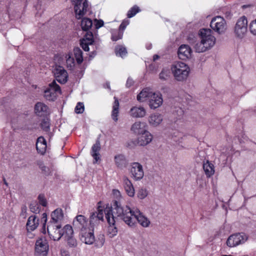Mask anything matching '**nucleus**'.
Returning a JSON list of instances; mask_svg holds the SVG:
<instances>
[{
    "instance_id": "1",
    "label": "nucleus",
    "mask_w": 256,
    "mask_h": 256,
    "mask_svg": "<svg viewBox=\"0 0 256 256\" xmlns=\"http://www.w3.org/2000/svg\"><path fill=\"white\" fill-rule=\"evenodd\" d=\"M62 224L49 222L47 226V232L50 238L54 240H58L62 236L72 234L74 230L70 224H66L63 228Z\"/></svg>"
},
{
    "instance_id": "2",
    "label": "nucleus",
    "mask_w": 256,
    "mask_h": 256,
    "mask_svg": "<svg viewBox=\"0 0 256 256\" xmlns=\"http://www.w3.org/2000/svg\"><path fill=\"white\" fill-rule=\"evenodd\" d=\"M137 100L139 102L148 101L150 108L156 109L159 108L163 102L162 95L160 92H154L149 88H146L138 95Z\"/></svg>"
},
{
    "instance_id": "3",
    "label": "nucleus",
    "mask_w": 256,
    "mask_h": 256,
    "mask_svg": "<svg viewBox=\"0 0 256 256\" xmlns=\"http://www.w3.org/2000/svg\"><path fill=\"white\" fill-rule=\"evenodd\" d=\"M74 6L75 16L76 19H81L86 16L92 14L91 6L88 0H71Z\"/></svg>"
},
{
    "instance_id": "4",
    "label": "nucleus",
    "mask_w": 256,
    "mask_h": 256,
    "mask_svg": "<svg viewBox=\"0 0 256 256\" xmlns=\"http://www.w3.org/2000/svg\"><path fill=\"white\" fill-rule=\"evenodd\" d=\"M171 70L174 78L178 81H183L186 80L190 72L188 66L180 62L174 64L172 66Z\"/></svg>"
},
{
    "instance_id": "5",
    "label": "nucleus",
    "mask_w": 256,
    "mask_h": 256,
    "mask_svg": "<svg viewBox=\"0 0 256 256\" xmlns=\"http://www.w3.org/2000/svg\"><path fill=\"white\" fill-rule=\"evenodd\" d=\"M107 214L103 209H97V210L92 212L90 216L89 227L94 230L100 224L104 222V216Z\"/></svg>"
},
{
    "instance_id": "6",
    "label": "nucleus",
    "mask_w": 256,
    "mask_h": 256,
    "mask_svg": "<svg viewBox=\"0 0 256 256\" xmlns=\"http://www.w3.org/2000/svg\"><path fill=\"white\" fill-rule=\"evenodd\" d=\"M122 214L120 216V218L130 227H134L136 224V214L138 211L136 212L132 209H120Z\"/></svg>"
},
{
    "instance_id": "7",
    "label": "nucleus",
    "mask_w": 256,
    "mask_h": 256,
    "mask_svg": "<svg viewBox=\"0 0 256 256\" xmlns=\"http://www.w3.org/2000/svg\"><path fill=\"white\" fill-rule=\"evenodd\" d=\"M210 26L214 32L218 34L224 33L227 30L226 20L220 16L213 18L211 20Z\"/></svg>"
},
{
    "instance_id": "8",
    "label": "nucleus",
    "mask_w": 256,
    "mask_h": 256,
    "mask_svg": "<svg viewBox=\"0 0 256 256\" xmlns=\"http://www.w3.org/2000/svg\"><path fill=\"white\" fill-rule=\"evenodd\" d=\"M200 40L207 50L213 46L216 42V38L212 34L210 29H202L200 30Z\"/></svg>"
},
{
    "instance_id": "9",
    "label": "nucleus",
    "mask_w": 256,
    "mask_h": 256,
    "mask_svg": "<svg viewBox=\"0 0 256 256\" xmlns=\"http://www.w3.org/2000/svg\"><path fill=\"white\" fill-rule=\"evenodd\" d=\"M248 20L246 16L240 17L234 27V34L239 38H242L247 32Z\"/></svg>"
},
{
    "instance_id": "10",
    "label": "nucleus",
    "mask_w": 256,
    "mask_h": 256,
    "mask_svg": "<svg viewBox=\"0 0 256 256\" xmlns=\"http://www.w3.org/2000/svg\"><path fill=\"white\" fill-rule=\"evenodd\" d=\"M152 139V136L149 132L146 131L140 135L137 140L130 142L128 144L130 148L137 145L145 146L150 143Z\"/></svg>"
},
{
    "instance_id": "11",
    "label": "nucleus",
    "mask_w": 256,
    "mask_h": 256,
    "mask_svg": "<svg viewBox=\"0 0 256 256\" xmlns=\"http://www.w3.org/2000/svg\"><path fill=\"white\" fill-rule=\"evenodd\" d=\"M49 249L45 238H40L35 244L34 256H46Z\"/></svg>"
},
{
    "instance_id": "12",
    "label": "nucleus",
    "mask_w": 256,
    "mask_h": 256,
    "mask_svg": "<svg viewBox=\"0 0 256 256\" xmlns=\"http://www.w3.org/2000/svg\"><path fill=\"white\" fill-rule=\"evenodd\" d=\"M248 239L247 236L243 233H236L230 236L226 240L229 247L236 246L244 243Z\"/></svg>"
},
{
    "instance_id": "13",
    "label": "nucleus",
    "mask_w": 256,
    "mask_h": 256,
    "mask_svg": "<svg viewBox=\"0 0 256 256\" xmlns=\"http://www.w3.org/2000/svg\"><path fill=\"white\" fill-rule=\"evenodd\" d=\"M60 87L54 80L50 84L48 87L44 91V97L48 100H54L56 96L57 93L60 92Z\"/></svg>"
},
{
    "instance_id": "14",
    "label": "nucleus",
    "mask_w": 256,
    "mask_h": 256,
    "mask_svg": "<svg viewBox=\"0 0 256 256\" xmlns=\"http://www.w3.org/2000/svg\"><path fill=\"white\" fill-rule=\"evenodd\" d=\"M112 209H109L106 214V218L109 224L108 228V234L110 238H113L117 234L118 229L115 226L116 220L112 212Z\"/></svg>"
},
{
    "instance_id": "15",
    "label": "nucleus",
    "mask_w": 256,
    "mask_h": 256,
    "mask_svg": "<svg viewBox=\"0 0 256 256\" xmlns=\"http://www.w3.org/2000/svg\"><path fill=\"white\" fill-rule=\"evenodd\" d=\"M132 177L135 180H142L144 176L142 166L139 162H134L131 164L130 170Z\"/></svg>"
},
{
    "instance_id": "16",
    "label": "nucleus",
    "mask_w": 256,
    "mask_h": 256,
    "mask_svg": "<svg viewBox=\"0 0 256 256\" xmlns=\"http://www.w3.org/2000/svg\"><path fill=\"white\" fill-rule=\"evenodd\" d=\"M94 230L88 227V228L82 230L80 232V240L86 244H92L94 243L96 241V238L94 233Z\"/></svg>"
},
{
    "instance_id": "17",
    "label": "nucleus",
    "mask_w": 256,
    "mask_h": 256,
    "mask_svg": "<svg viewBox=\"0 0 256 256\" xmlns=\"http://www.w3.org/2000/svg\"><path fill=\"white\" fill-rule=\"evenodd\" d=\"M35 114L40 117H46L50 116V110L49 107L44 103L38 102L34 107Z\"/></svg>"
},
{
    "instance_id": "18",
    "label": "nucleus",
    "mask_w": 256,
    "mask_h": 256,
    "mask_svg": "<svg viewBox=\"0 0 256 256\" xmlns=\"http://www.w3.org/2000/svg\"><path fill=\"white\" fill-rule=\"evenodd\" d=\"M88 220L83 215L80 214L76 216L73 220L72 225L75 230H80V232L82 230L88 228Z\"/></svg>"
},
{
    "instance_id": "19",
    "label": "nucleus",
    "mask_w": 256,
    "mask_h": 256,
    "mask_svg": "<svg viewBox=\"0 0 256 256\" xmlns=\"http://www.w3.org/2000/svg\"><path fill=\"white\" fill-rule=\"evenodd\" d=\"M54 76L58 82L61 84H64L68 80V73L62 66H56L54 70Z\"/></svg>"
},
{
    "instance_id": "20",
    "label": "nucleus",
    "mask_w": 256,
    "mask_h": 256,
    "mask_svg": "<svg viewBox=\"0 0 256 256\" xmlns=\"http://www.w3.org/2000/svg\"><path fill=\"white\" fill-rule=\"evenodd\" d=\"M192 52V50L188 45L182 44L178 48V54L180 59L186 60L191 57Z\"/></svg>"
},
{
    "instance_id": "21",
    "label": "nucleus",
    "mask_w": 256,
    "mask_h": 256,
    "mask_svg": "<svg viewBox=\"0 0 256 256\" xmlns=\"http://www.w3.org/2000/svg\"><path fill=\"white\" fill-rule=\"evenodd\" d=\"M64 217L62 209H55L51 214V220L49 222L62 224Z\"/></svg>"
},
{
    "instance_id": "22",
    "label": "nucleus",
    "mask_w": 256,
    "mask_h": 256,
    "mask_svg": "<svg viewBox=\"0 0 256 256\" xmlns=\"http://www.w3.org/2000/svg\"><path fill=\"white\" fill-rule=\"evenodd\" d=\"M47 222V214L44 212L42 214L41 218L40 220L36 216H33V230L36 228L40 224L42 226V232L44 234L46 233V226Z\"/></svg>"
},
{
    "instance_id": "23",
    "label": "nucleus",
    "mask_w": 256,
    "mask_h": 256,
    "mask_svg": "<svg viewBox=\"0 0 256 256\" xmlns=\"http://www.w3.org/2000/svg\"><path fill=\"white\" fill-rule=\"evenodd\" d=\"M50 119L49 116L44 117L40 123V128L48 134L50 138L52 136V133L50 132Z\"/></svg>"
},
{
    "instance_id": "24",
    "label": "nucleus",
    "mask_w": 256,
    "mask_h": 256,
    "mask_svg": "<svg viewBox=\"0 0 256 256\" xmlns=\"http://www.w3.org/2000/svg\"><path fill=\"white\" fill-rule=\"evenodd\" d=\"M162 120L163 116L161 114L156 112L151 114L148 118L149 124L154 127L158 126Z\"/></svg>"
},
{
    "instance_id": "25",
    "label": "nucleus",
    "mask_w": 256,
    "mask_h": 256,
    "mask_svg": "<svg viewBox=\"0 0 256 256\" xmlns=\"http://www.w3.org/2000/svg\"><path fill=\"white\" fill-rule=\"evenodd\" d=\"M131 130L139 136L148 131L146 128V124L140 122H134L132 126Z\"/></svg>"
},
{
    "instance_id": "26",
    "label": "nucleus",
    "mask_w": 256,
    "mask_h": 256,
    "mask_svg": "<svg viewBox=\"0 0 256 256\" xmlns=\"http://www.w3.org/2000/svg\"><path fill=\"white\" fill-rule=\"evenodd\" d=\"M130 114L134 118H142L146 114V110L142 106H134L131 108Z\"/></svg>"
},
{
    "instance_id": "27",
    "label": "nucleus",
    "mask_w": 256,
    "mask_h": 256,
    "mask_svg": "<svg viewBox=\"0 0 256 256\" xmlns=\"http://www.w3.org/2000/svg\"><path fill=\"white\" fill-rule=\"evenodd\" d=\"M100 150V141L97 140L92 148L91 154L94 160V163L97 162L100 160V154L99 153Z\"/></svg>"
},
{
    "instance_id": "28",
    "label": "nucleus",
    "mask_w": 256,
    "mask_h": 256,
    "mask_svg": "<svg viewBox=\"0 0 256 256\" xmlns=\"http://www.w3.org/2000/svg\"><path fill=\"white\" fill-rule=\"evenodd\" d=\"M46 143L44 138L42 136L39 137L36 142V149L38 152L43 154L46 152Z\"/></svg>"
},
{
    "instance_id": "29",
    "label": "nucleus",
    "mask_w": 256,
    "mask_h": 256,
    "mask_svg": "<svg viewBox=\"0 0 256 256\" xmlns=\"http://www.w3.org/2000/svg\"><path fill=\"white\" fill-rule=\"evenodd\" d=\"M114 162L117 167L120 168H126L128 162L125 156L122 154H118L114 156Z\"/></svg>"
},
{
    "instance_id": "30",
    "label": "nucleus",
    "mask_w": 256,
    "mask_h": 256,
    "mask_svg": "<svg viewBox=\"0 0 256 256\" xmlns=\"http://www.w3.org/2000/svg\"><path fill=\"white\" fill-rule=\"evenodd\" d=\"M203 168L208 177H210L214 174V166L208 160H206V162L204 163Z\"/></svg>"
},
{
    "instance_id": "31",
    "label": "nucleus",
    "mask_w": 256,
    "mask_h": 256,
    "mask_svg": "<svg viewBox=\"0 0 256 256\" xmlns=\"http://www.w3.org/2000/svg\"><path fill=\"white\" fill-rule=\"evenodd\" d=\"M82 19L80 26L84 31H88L92 26V22L91 19L83 17Z\"/></svg>"
},
{
    "instance_id": "32",
    "label": "nucleus",
    "mask_w": 256,
    "mask_h": 256,
    "mask_svg": "<svg viewBox=\"0 0 256 256\" xmlns=\"http://www.w3.org/2000/svg\"><path fill=\"white\" fill-rule=\"evenodd\" d=\"M114 102L112 106V118L115 121L118 120V116L119 113V102L118 99L114 97Z\"/></svg>"
},
{
    "instance_id": "33",
    "label": "nucleus",
    "mask_w": 256,
    "mask_h": 256,
    "mask_svg": "<svg viewBox=\"0 0 256 256\" xmlns=\"http://www.w3.org/2000/svg\"><path fill=\"white\" fill-rule=\"evenodd\" d=\"M136 222L145 228L148 227L150 224V221L139 212L136 214Z\"/></svg>"
},
{
    "instance_id": "34",
    "label": "nucleus",
    "mask_w": 256,
    "mask_h": 256,
    "mask_svg": "<svg viewBox=\"0 0 256 256\" xmlns=\"http://www.w3.org/2000/svg\"><path fill=\"white\" fill-rule=\"evenodd\" d=\"M74 53L78 64H81L83 61L82 52L79 48H75L74 49Z\"/></svg>"
},
{
    "instance_id": "35",
    "label": "nucleus",
    "mask_w": 256,
    "mask_h": 256,
    "mask_svg": "<svg viewBox=\"0 0 256 256\" xmlns=\"http://www.w3.org/2000/svg\"><path fill=\"white\" fill-rule=\"evenodd\" d=\"M72 235L73 234L70 236H65L64 237L66 238L68 246L74 248L77 246V242L76 238L72 236Z\"/></svg>"
},
{
    "instance_id": "36",
    "label": "nucleus",
    "mask_w": 256,
    "mask_h": 256,
    "mask_svg": "<svg viewBox=\"0 0 256 256\" xmlns=\"http://www.w3.org/2000/svg\"><path fill=\"white\" fill-rule=\"evenodd\" d=\"M39 167L42 170V174L46 176H48L52 174V171L51 169L45 166L42 163L40 162L38 164Z\"/></svg>"
},
{
    "instance_id": "37",
    "label": "nucleus",
    "mask_w": 256,
    "mask_h": 256,
    "mask_svg": "<svg viewBox=\"0 0 256 256\" xmlns=\"http://www.w3.org/2000/svg\"><path fill=\"white\" fill-rule=\"evenodd\" d=\"M105 242L104 236L102 234H100L98 236L97 238H96L94 244L96 246L100 248L102 247Z\"/></svg>"
},
{
    "instance_id": "38",
    "label": "nucleus",
    "mask_w": 256,
    "mask_h": 256,
    "mask_svg": "<svg viewBox=\"0 0 256 256\" xmlns=\"http://www.w3.org/2000/svg\"><path fill=\"white\" fill-rule=\"evenodd\" d=\"M194 48L196 51L198 52H202L208 50L202 40H200V42H198L196 44Z\"/></svg>"
},
{
    "instance_id": "39",
    "label": "nucleus",
    "mask_w": 256,
    "mask_h": 256,
    "mask_svg": "<svg viewBox=\"0 0 256 256\" xmlns=\"http://www.w3.org/2000/svg\"><path fill=\"white\" fill-rule=\"evenodd\" d=\"M115 52L116 55L122 57L126 54L127 52L126 48L122 46H118L116 48Z\"/></svg>"
},
{
    "instance_id": "40",
    "label": "nucleus",
    "mask_w": 256,
    "mask_h": 256,
    "mask_svg": "<svg viewBox=\"0 0 256 256\" xmlns=\"http://www.w3.org/2000/svg\"><path fill=\"white\" fill-rule=\"evenodd\" d=\"M140 11V9L139 8L136 6H134L128 11L127 16L128 18H131L134 16Z\"/></svg>"
},
{
    "instance_id": "41",
    "label": "nucleus",
    "mask_w": 256,
    "mask_h": 256,
    "mask_svg": "<svg viewBox=\"0 0 256 256\" xmlns=\"http://www.w3.org/2000/svg\"><path fill=\"white\" fill-rule=\"evenodd\" d=\"M123 36V32L119 30L118 31L114 32L112 33V40L113 41H116L122 39Z\"/></svg>"
},
{
    "instance_id": "42",
    "label": "nucleus",
    "mask_w": 256,
    "mask_h": 256,
    "mask_svg": "<svg viewBox=\"0 0 256 256\" xmlns=\"http://www.w3.org/2000/svg\"><path fill=\"white\" fill-rule=\"evenodd\" d=\"M170 76V72L168 70L164 69L159 74V78L162 80H166Z\"/></svg>"
},
{
    "instance_id": "43",
    "label": "nucleus",
    "mask_w": 256,
    "mask_h": 256,
    "mask_svg": "<svg viewBox=\"0 0 256 256\" xmlns=\"http://www.w3.org/2000/svg\"><path fill=\"white\" fill-rule=\"evenodd\" d=\"M82 40H86V42H88V43L92 44L94 42L92 33L88 31Z\"/></svg>"
},
{
    "instance_id": "44",
    "label": "nucleus",
    "mask_w": 256,
    "mask_h": 256,
    "mask_svg": "<svg viewBox=\"0 0 256 256\" xmlns=\"http://www.w3.org/2000/svg\"><path fill=\"white\" fill-rule=\"evenodd\" d=\"M31 75H32V68H28L24 72V76L25 79L27 80L29 84L31 82Z\"/></svg>"
},
{
    "instance_id": "45",
    "label": "nucleus",
    "mask_w": 256,
    "mask_h": 256,
    "mask_svg": "<svg viewBox=\"0 0 256 256\" xmlns=\"http://www.w3.org/2000/svg\"><path fill=\"white\" fill-rule=\"evenodd\" d=\"M148 194L147 190L145 188H140L138 190L137 196L140 199L144 198Z\"/></svg>"
},
{
    "instance_id": "46",
    "label": "nucleus",
    "mask_w": 256,
    "mask_h": 256,
    "mask_svg": "<svg viewBox=\"0 0 256 256\" xmlns=\"http://www.w3.org/2000/svg\"><path fill=\"white\" fill-rule=\"evenodd\" d=\"M66 63L67 66L70 67H72L74 65V60L73 58L71 56L70 54H66Z\"/></svg>"
},
{
    "instance_id": "47",
    "label": "nucleus",
    "mask_w": 256,
    "mask_h": 256,
    "mask_svg": "<svg viewBox=\"0 0 256 256\" xmlns=\"http://www.w3.org/2000/svg\"><path fill=\"white\" fill-rule=\"evenodd\" d=\"M75 112L76 114H82L84 111V104L82 102H78L75 108Z\"/></svg>"
},
{
    "instance_id": "48",
    "label": "nucleus",
    "mask_w": 256,
    "mask_h": 256,
    "mask_svg": "<svg viewBox=\"0 0 256 256\" xmlns=\"http://www.w3.org/2000/svg\"><path fill=\"white\" fill-rule=\"evenodd\" d=\"M124 189H125V190H126V194L132 197L134 196L135 192H134V186H132L130 187V186H128V187L125 188Z\"/></svg>"
},
{
    "instance_id": "49",
    "label": "nucleus",
    "mask_w": 256,
    "mask_h": 256,
    "mask_svg": "<svg viewBox=\"0 0 256 256\" xmlns=\"http://www.w3.org/2000/svg\"><path fill=\"white\" fill-rule=\"evenodd\" d=\"M122 180H123V184H124V188L128 187V186H130V187L132 186H133L131 181L129 180V178L127 176H124Z\"/></svg>"
},
{
    "instance_id": "50",
    "label": "nucleus",
    "mask_w": 256,
    "mask_h": 256,
    "mask_svg": "<svg viewBox=\"0 0 256 256\" xmlns=\"http://www.w3.org/2000/svg\"><path fill=\"white\" fill-rule=\"evenodd\" d=\"M80 46L82 49L85 51L89 50L88 46L92 44H89L88 42H86V40H82L80 42Z\"/></svg>"
},
{
    "instance_id": "51",
    "label": "nucleus",
    "mask_w": 256,
    "mask_h": 256,
    "mask_svg": "<svg viewBox=\"0 0 256 256\" xmlns=\"http://www.w3.org/2000/svg\"><path fill=\"white\" fill-rule=\"evenodd\" d=\"M38 202L42 206H46V200L44 194H40L38 197Z\"/></svg>"
},
{
    "instance_id": "52",
    "label": "nucleus",
    "mask_w": 256,
    "mask_h": 256,
    "mask_svg": "<svg viewBox=\"0 0 256 256\" xmlns=\"http://www.w3.org/2000/svg\"><path fill=\"white\" fill-rule=\"evenodd\" d=\"M250 30L252 34L256 35V20L250 23Z\"/></svg>"
},
{
    "instance_id": "53",
    "label": "nucleus",
    "mask_w": 256,
    "mask_h": 256,
    "mask_svg": "<svg viewBox=\"0 0 256 256\" xmlns=\"http://www.w3.org/2000/svg\"><path fill=\"white\" fill-rule=\"evenodd\" d=\"M129 23H130L129 20H124L120 26L119 30H121L122 32H123V30L125 29L126 26L129 24Z\"/></svg>"
},
{
    "instance_id": "54",
    "label": "nucleus",
    "mask_w": 256,
    "mask_h": 256,
    "mask_svg": "<svg viewBox=\"0 0 256 256\" xmlns=\"http://www.w3.org/2000/svg\"><path fill=\"white\" fill-rule=\"evenodd\" d=\"M94 25L96 28H99L104 25V22L101 20H98L95 19L94 22Z\"/></svg>"
},
{
    "instance_id": "55",
    "label": "nucleus",
    "mask_w": 256,
    "mask_h": 256,
    "mask_svg": "<svg viewBox=\"0 0 256 256\" xmlns=\"http://www.w3.org/2000/svg\"><path fill=\"white\" fill-rule=\"evenodd\" d=\"M120 203L118 201L114 200L112 201V203L111 204L110 206H107L106 208H120Z\"/></svg>"
},
{
    "instance_id": "56",
    "label": "nucleus",
    "mask_w": 256,
    "mask_h": 256,
    "mask_svg": "<svg viewBox=\"0 0 256 256\" xmlns=\"http://www.w3.org/2000/svg\"><path fill=\"white\" fill-rule=\"evenodd\" d=\"M32 216L28 218V220L26 223V230L28 234H30L32 231V226H30V218Z\"/></svg>"
},
{
    "instance_id": "57",
    "label": "nucleus",
    "mask_w": 256,
    "mask_h": 256,
    "mask_svg": "<svg viewBox=\"0 0 256 256\" xmlns=\"http://www.w3.org/2000/svg\"><path fill=\"white\" fill-rule=\"evenodd\" d=\"M134 80L132 78H128V79L126 81V86L128 88H130L134 84Z\"/></svg>"
},
{
    "instance_id": "58",
    "label": "nucleus",
    "mask_w": 256,
    "mask_h": 256,
    "mask_svg": "<svg viewBox=\"0 0 256 256\" xmlns=\"http://www.w3.org/2000/svg\"><path fill=\"white\" fill-rule=\"evenodd\" d=\"M112 194L116 198H119L120 196V192L118 190H113Z\"/></svg>"
},
{
    "instance_id": "59",
    "label": "nucleus",
    "mask_w": 256,
    "mask_h": 256,
    "mask_svg": "<svg viewBox=\"0 0 256 256\" xmlns=\"http://www.w3.org/2000/svg\"><path fill=\"white\" fill-rule=\"evenodd\" d=\"M102 202L100 201L98 203V206H97V208H102Z\"/></svg>"
},
{
    "instance_id": "60",
    "label": "nucleus",
    "mask_w": 256,
    "mask_h": 256,
    "mask_svg": "<svg viewBox=\"0 0 256 256\" xmlns=\"http://www.w3.org/2000/svg\"><path fill=\"white\" fill-rule=\"evenodd\" d=\"M159 58V56L157 54H155L154 56V57H153V60H158V58Z\"/></svg>"
},
{
    "instance_id": "61",
    "label": "nucleus",
    "mask_w": 256,
    "mask_h": 256,
    "mask_svg": "<svg viewBox=\"0 0 256 256\" xmlns=\"http://www.w3.org/2000/svg\"><path fill=\"white\" fill-rule=\"evenodd\" d=\"M3 180H4V184H6V186H8V184L6 182V180L4 178H3Z\"/></svg>"
},
{
    "instance_id": "62",
    "label": "nucleus",
    "mask_w": 256,
    "mask_h": 256,
    "mask_svg": "<svg viewBox=\"0 0 256 256\" xmlns=\"http://www.w3.org/2000/svg\"><path fill=\"white\" fill-rule=\"evenodd\" d=\"M222 256H231V255H223Z\"/></svg>"
}]
</instances>
